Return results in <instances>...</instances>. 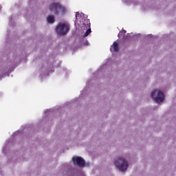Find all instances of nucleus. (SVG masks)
<instances>
[{"label": "nucleus", "mask_w": 176, "mask_h": 176, "mask_svg": "<svg viewBox=\"0 0 176 176\" xmlns=\"http://www.w3.org/2000/svg\"><path fill=\"white\" fill-rule=\"evenodd\" d=\"M111 50H113V52H119V45L118 44V43H116V41L113 42Z\"/></svg>", "instance_id": "8"}, {"label": "nucleus", "mask_w": 176, "mask_h": 176, "mask_svg": "<svg viewBox=\"0 0 176 176\" xmlns=\"http://www.w3.org/2000/svg\"><path fill=\"white\" fill-rule=\"evenodd\" d=\"M151 97L155 102H163L164 101V94L162 91L155 90L151 92Z\"/></svg>", "instance_id": "4"}, {"label": "nucleus", "mask_w": 176, "mask_h": 176, "mask_svg": "<svg viewBox=\"0 0 176 176\" xmlns=\"http://www.w3.org/2000/svg\"><path fill=\"white\" fill-rule=\"evenodd\" d=\"M47 21L50 24H54L56 22V19H54V15H49L47 16Z\"/></svg>", "instance_id": "7"}, {"label": "nucleus", "mask_w": 176, "mask_h": 176, "mask_svg": "<svg viewBox=\"0 0 176 176\" xmlns=\"http://www.w3.org/2000/svg\"><path fill=\"white\" fill-rule=\"evenodd\" d=\"M56 32L59 35H67L69 32V25L65 23H59L56 27Z\"/></svg>", "instance_id": "1"}, {"label": "nucleus", "mask_w": 176, "mask_h": 176, "mask_svg": "<svg viewBox=\"0 0 176 176\" xmlns=\"http://www.w3.org/2000/svg\"><path fill=\"white\" fill-rule=\"evenodd\" d=\"M82 16H83V13H79V12H76V19H79L80 17H82Z\"/></svg>", "instance_id": "9"}, {"label": "nucleus", "mask_w": 176, "mask_h": 176, "mask_svg": "<svg viewBox=\"0 0 176 176\" xmlns=\"http://www.w3.org/2000/svg\"><path fill=\"white\" fill-rule=\"evenodd\" d=\"M72 162L74 166H78V167H83L86 162H85V160L81 157H72Z\"/></svg>", "instance_id": "5"}, {"label": "nucleus", "mask_w": 176, "mask_h": 176, "mask_svg": "<svg viewBox=\"0 0 176 176\" xmlns=\"http://www.w3.org/2000/svg\"><path fill=\"white\" fill-rule=\"evenodd\" d=\"M83 25H85V28H88L83 35V38H86V36H89L91 33V28H90L91 23L89 19H85L83 22Z\"/></svg>", "instance_id": "6"}, {"label": "nucleus", "mask_w": 176, "mask_h": 176, "mask_svg": "<svg viewBox=\"0 0 176 176\" xmlns=\"http://www.w3.org/2000/svg\"><path fill=\"white\" fill-rule=\"evenodd\" d=\"M49 9L50 12H54L56 14L59 13H65V8H64L60 3H52L50 4Z\"/></svg>", "instance_id": "3"}, {"label": "nucleus", "mask_w": 176, "mask_h": 176, "mask_svg": "<svg viewBox=\"0 0 176 176\" xmlns=\"http://www.w3.org/2000/svg\"><path fill=\"white\" fill-rule=\"evenodd\" d=\"M114 164L120 171H126L129 167V163L123 157H119L114 162Z\"/></svg>", "instance_id": "2"}]
</instances>
